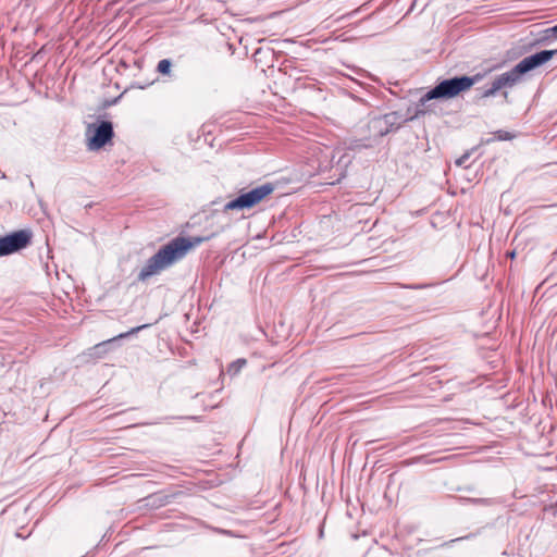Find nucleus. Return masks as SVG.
<instances>
[{
  "label": "nucleus",
  "instance_id": "1",
  "mask_svg": "<svg viewBox=\"0 0 557 557\" xmlns=\"http://www.w3.org/2000/svg\"><path fill=\"white\" fill-rule=\"evenodd\" d=\"M208 238L198 236H177L173 238L147 260L146 264L138 272L137 281L147 282L150 277L160 274L182 260L193 248Z\"/></svg>",
  "mask_w": 557,
  "mask_h": 557
},
{
  "label": "nucleus",
  "instance_id": "2",
  "mask_svg": "<svg viewBox=\"0 0 557 557\" xmlns=\"http://www.w3.org/2000/svg\"><path fill=\"white\" fill-rule=\"evenodd\" d=\"M412 119L413 117L406 119L397 111L374 116L370 119L367 125L369 135L361 138L349 139L347 148L351 150L372 148L376 145L380 138L391 132L397 131L405 122Z\"/></svg>",
  "mask_w": 557,
  "mask_h": 557
},
{
  "label": "nucleus",
  "instance_id": "3",
  "mask_svg": "<svg viewBox=\"0 0 557 557\" xmlns=\"http://www.w3.org/2000/svg\"><path fill=\"white\" fill-rule=\"evenodd\" d=\"M478 77L456 76L453 78L444 79L438 83L434 88L429 90L421 99L420 104L424 106L428 101L433 99H449L459 95L461 91L470 89Z\"/></svg>",
  "mask_w": 557,
  "mask_h": 557
},
{
  "label": "nucleus",
  "instance_id": "4",
  "mask_svg": "<svg viewBox=\"0 0 557 557\" xmlns=\"http://www.w3.org/2000/svg\"><path fill=\"white\" fill-rule=\"evenodd\" d=\"M274 186L271 183L260 185L247 193L240 194L238 197L227 201L223 207V212L233 210L251 209L265 197L272 194Z\"/></svg>",
  "mask_w": 557,
  "mask_h": 557
},
{
  "label": "nucleus",
  "instance_id": "5",
  "mask_svg": "<svg viewBox=\"0 0 557 557\" xmlns=\"http://www.w3.org/2000/svg\"><path fill=\"white\" fill-rule=\"evenodd\" d=\"M114 136L113 124L110 121H101L89 124L86 129L87 148L97 151L103 148Z\"/></svg>",
  "mask_w": 557,
  "mask_h": 557
},
{
  "label": "nucleus",
  "instance_id": "6",
  "mask_svg": "<svg viewBox=\"0 0 557 557\" xmlns=\"http://www.w3.org/2000/svg\"><path fill=\"white\" fill-rule=\"evenodd\" d=\"M29 230H20L0 237V257L9 256L26 248L32 242Z\"/></svg>",
  "mask_w": 557,
  "mask_h": 557
},
{
  "label": "nucleus",
  "instance_id": "7",
  "mask_svg": "<svg viewBox=\"0 0 557 557\" xmlns=\"http://www.w3.org/2000/svg\"><path fill=\"white\" fill-rule=\"evenodd\" d=\"M325 158H331L330 161L319 162V171L324 172L326 170L335 169V173L338 175L337 182H339L346 175V169L348 164L351 162V157L345 152H342V149H325L324 152Z\"/></svg>",
  "mask_w": 557,
  "mask_h": 557
},
{
  "label": "nucleus",
  "instance_id": "8",
  "mask_svg": "<svg viewBox=\"0 0 557 557\" xmlns=\"http://www.w3.org/2000/svg\"><path fill=\"white\" fill-rule=\"evenodd\" d=\"M555 54H557L556 50H542L529 57H525L517 64V71L521 72L522 75L533 71L546 62H548Z\"/></svg>",
  "mask_w": 557,
  "mask_h": 557
},
{
  "label": "nucleus",
  "instance_id": "9",
  "mask_svg": "<svg viewBox=\"0 0 557 557\" xmlns=\"http://www.w3.org/2000/svg\"><path fill=\"white\" fill-rule=\"evenodd\" d=\"M149 324H143V325H139V326H136V327H133L129 331L125 332V333H121L110 339H107V341H103L97 345H95L92 348H90V356H95L97 358H101L103 357L108 351H109V348L110 346L116 342L117 339H122V338H126L131 335H134V334H137L139 331L148 327Z\"/></svg>",
  "mask_w": 557,
  "mask_h": 557
},
{
  "label": "nucleus",
  "instance_id": "10",
  "mask_svg": "<svg viewBox=\"0 0 557 557\" xmlns=\"http://www.w3.org/2000/svg\"><path fill=\"white\" fill-rule=\"evenodd\" d=\"M522 76L521 72L517 71V64L508 72L503 73L498 75L494 82L496 83L497 87L506 88V87H512L515 86Z\"/></svg>",
  "mask_w": 557,
  "mask_h": 557
},
{
  "label": "nucleus",
  "instance_id": "11",
  "mask_svg": "<svg viewBox=\"0 0 557 557\" xmlns=\"http://www.w3.org/2000/svg\"><path fill=\"white\" fill-rule=\"evenodd\" d=\"M247 364V360L244 359V358H239L235 361H233L228 368H227V373L231 375V376H235L237 375L242 369Z\"/></svg>",
  "mask_w": 557,
  "mask_h": 557
},
{
  "label": "nucleus",
  "instance_id": "12",
  "mask_svg": "<svg viewBox=\"0 0 557 557\" xmlns=\"http://www.w3.org/2000/svg\"><path fill=\"white\" fill-rule=\"evenodd\" d=\"M172 62L169 59H162L159 61L157 70L159 73L168 75L171 72Z\"/></svg>",
  "mask_w": 557,
  "mask_h": 557
},
{
  "label": "nucleus",
  "instance_id": "13",
  "mask_svg": "<svg viewBox=\"0 0 557 557\" xmlns=\"http://www.w3.org/2000/svg\"><path fill=\"white\" fill-rule=\"evenodd\" d=\"M498 90H500V88H499V87H497L496 83L493 81V82H492V84H491V87H490V88H487V89H485V90L483 91V95H482V96H483L484 98L492 97V96H494Z\"/></svg>",
  "mask_w": 557,
  "mask_h": 557
},
{
  "label": "nucleus",
  "instance_id": "14",
  "mask_svg": "<svg viewBox=\"0 0 557 557\" xmlns=\"http://www.w3.org/2000/svg\"><path fill=\"white\" fill-rule=\"evenodd\" d=\"M470 154H471V153H470L469 151H468V152H466V153H463L460 158H458V159L455 161L456 165H457V166H465V168H468L467 162H468V160H469V158H470Z\"/></svg>",
  "mask_w": 557,
  "mask_h": 557
},
{
  "label": "nucleus",
  "instance_id": "15",
  "mask_svg": "<svg viewBox=\"0 0 557 557\" xmlns=\"http://www.w3.org/2000/svg\"><path fill=\"white\" fill-rule=\"evenodd\" d=\"M497 137H498V139H500V140H507V139H510V138H511V137H510V135H509V133H507V132H503V131L497 132Z\"/></svg>",
  "mask_w": 557,
  "mask_h": 557
},
{
  "label": "nucleus",
  "instance_id": "16",
  "mask_svg": "<svg viewBox=\"0 0 557 557\" xmlns=\"http://www.w3.org/2000/svg\"><path fill=\"white\" fill-rule=\"evenodd\" d=\"M550 32H552L555 36H557V24H556L554 27H552V28H550Z\"/></svg>",
  "mask_w": 557,
  "mask_h": 557
},
{
  "label": "nucleus",
  "instance_id": "17",
  "mask_svg": "<svg viewBox=\"0 0 557 557\" xmlns=\"http://www.w3.org/2000/svg\"><path fill=\"white\" fill-rule=\"evenodd\" d=\"M422 287H423V286H421V285H412V286H410V288H413V289L422 288Z\"/></svg>",
  "mask_w": 557,
  "mask_h": 557
}]
</instances>
